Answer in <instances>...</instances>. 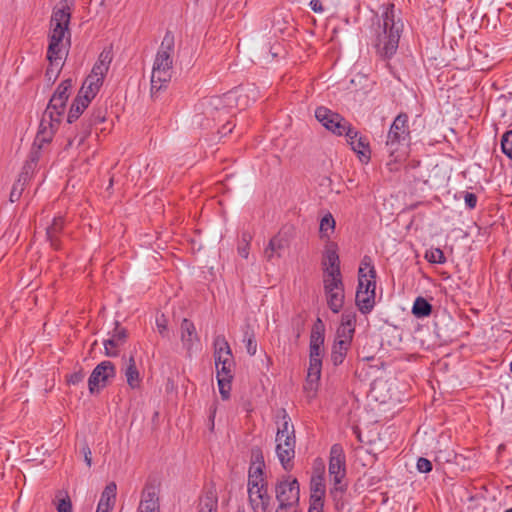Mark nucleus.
<instances>
[{
  "mask_svg": "<svg viewBox=\"0 0 512 512\" xmlns=\"http://www.w3.org/2000/svg\"><path fill=\"white\" fill-rule=\"evenodd\" d=\"M309 6L315 13H323L324 12V7L320 0H311L309 3Z\"/></svg>",
  "mask_w": 512,
  "mask_h": 512,
  "instance_id": "58",
  "label": "nucleus"
},
{
  "mask_svg": "<svg viewBox=\"0 0 512 512\" xmlns=\"http://www.w3.org/2000/svg\"><path fill=\"white\" fill-rule=\"evenodd\" d=\"M249 249H250V244L240 243V242L238 243L237 251H238V254L242 258H245V259L248 258V256H249Z\"/></svg>",
  "mask_w": 512,
  "mask_h": 512,
  "instance_id": "54",
  "label": "nucleus"
},
{
  "mask_svg": "<svg viewBox=\"0 0 512 512\" xmlns=\"http://www.w3.org/2000/svg\"><path fill=\"white\" fill-rule=\"evenodd\" d=\"M258 90L255 87L241 89L238 92H228L222 96H213L206 100L207 113L212 114L213 110L219 113V117L226 113V108L235 104L240 109L250 104V100L255 102L258 98Z\"/></svg>",
  "mask_w": 512,
  "mask_h": 512,
  "instance_id": "7",
  "label": "nucleus"
},
{
  "mask_svg": "<svg viewBox=\"0 0 512 512\" xmlns=\"http://www.w3.org/2000/svg\"><path fill=\"white\" fill-rule=\"evenodd\" d=\"M117 485L110 482L104 488L100 501L98 503L97 512H111L116 501Z\"/></svg>",
  "mask_w": 512,
  "mask_h": 512,
  "instance_id": "20",
  "label": "nucleus"
},
{
  "mask_svg": "<svg viewBox=\"0 0 512 512\" xmlns=\"http://www.w3.org/2000/svg\"><path fill=\"white\" fill-rule=\"evenodd\" d=\"M425 258L430 263H435V264H444L446 262L444 253L440 248L430 249L429 251L426 252Z\"/></svg>",
  "mask_w": 512,
  "mask_h": 512,
  "instance_id": "39",
  "label": "nucleus"
},
{
  "mask_svg": "<svg viewBox=\"0 0 512 512\" xmlns=\"http://www.w3.org/2000/svg\"><path fill=\"white\" fill-rule=\"evenodd\" d=\"M125 377L127 384L132 389L139 388L141 379L133 357L129 358V363L125 369Z\"/></svg>",
  "mask_w": 512,
  "mask_h": 512,
  "instance_id": "29",
  "label": "nucleus"
},
{
  "mask_svg": "<svg viewBox=\"0 0 512 512\" xmlns=\"http://www.w3.org/2000/svg\"><path fill=\"white\" fill-rule=\"evenodd\" d=\"M251 465L265 466L263 453L259 448L252 450Z\"/></svg>",
  "mask_w": 512,
  "mask_h": 512,
  "instance_id": "50",
  "label": "nucleus"
},
{
  "mask_svg": "<svg viewBox=\"0 0 512 512\" xmlns=\"http://www.w3.org/2000/svg\"><path fill=\"white\" fill-rule=\"evenodd\" d=\"M287 241L280 235L272 237L268 243V246L264 250V255L267 260H272L274 256L281 257L282 251L285 249Z\"/></svg>",
  "mask_w": 512,
  "mask_h": 512,
  "instance_id": "25",
  "label": "nucleus"
},
{
  "mask_svg": "<svg viewBox=\"0 0 512 512\" xmlns=\"http://www.w3.org/2000/svg\"><path fill=\"white\" fill-rule=\"evenodd\" d=\"M127 339V331L121 327L119 322H115V328L110 337L104 341L105 355L115 357L118 354V348L125 343Z\"/></svg>",
  "mask_w": 512,
  "mask_h": 512,
  "instance_id": "15",
  "label": "nucleus"
},
{
  "mask_svg": "<svg viewBox=\"0 0 512 512\" xmlns=\"http://www.w3.org/2000/svg\"><path fill=\"white\" fill-rule=\"evenodd\" d=\"M310 490H311L310 503H323L324 504V496H325L326 486H325V482H324V477L322 475L312 477Z\"/></svg>",
  "mask_w": 512,
  "mask_h": 512,
  "instance_id": "24",
  "label": "nucleus"
},
{
  "mask_svg": "<svg viewBox=\"0 0 512 512\" xmlns=\"http://www.w3.org/2000/svg\"><path fill=\"white\" fill-rule=\"evenodd\" d=\"M252 234L248 231H244L242 232L241 234V238L239 240L240 243H247V244H250L251 243V240H252Z\"/></svg>",
  "mask_w": 512,
  "mask_h": 512,
  "instance_id": "61",
  "label": "nucleus"
},
{
  "mask_svg": "<svg viewBox=\"0 0 512 512\" xmlns=\"http://www.w3.org/2000/svg\"><path fill=\"white\" fill-rule=\"evenodd\" d=\"M198 512H217V500L207 496L200 501Z\"/></svg>",
  "mask_w": 512,
  "mask_h": 512,
  "instance_id": "43",
  "label": "nucleus"
},
{
  "mask_svg": "<svg viewBox=\"0 0 512 512\" xmlns=\"http://www.w3.org/2000/svg\"><path fill=\"white\" fill-rule=\"evenodd\" d=\"M502 152L512 160V129L503 134L501 139Z\"/></svg>",
  "mask_w": 512,
  "mask_h": 512,
  "instance_id": "40",
  "label": "nucleus"
},
{
  "mask_svg": "<svg viewBox=\"0 0 512 512\" xmlns=\"http://www.w3.org/2000/svg\"><path fill=\"white\" fill-rule=\"evenodd\" d=\"M432 312V305L423 297H417L412 307V313L417 318L427 317Z\"/></svg>",
  "mask_w": 512,
  "mask_h": 512,
  "instance_id": "33",
  "label": "nucleus"
},
{
  "mask_svg": "<svg viewBox=\"0 0 512 512\" xmlns=\"http://www.w3.org/2000/svg\"><path fill=\"white\" fill-rule=\"evenodd\" d=\"M275 512H296V507L279 504Z\"/></svg>",
  "mask_w": 512,
  "mask_h": 512,
  "instance_id": "60",
  "label": "nucleus"
},
{
  "mask_svg": "<svg viewBox=\"0 0 512 512\" xmlns=\"http://www.w3.org/2000/svg\"><path fill=\"white\" fill-rule=\"evenodd\" d=\"M105 120V117L104 115L101 114V112H99L97 115H94L93 116V119L90 121V123L84 127L83 131L81 132L80 135H77L75 136L73 139H69L68 140V144L67 146L71 147L73 146L75 143L77 146H80L83 144V142L85 141L86 137L89 135L90 133V127L92 124H96V123H100V122H103Z\"/></svg>",
  "mask_w": 512,
  "mask_h": 512,
  "instance_id": "31",
  "label": "nucleus"
},
{
  "mask_svg": "<svg viewBox=\"0 0 512 512\" xmlns=\"http://www.w3.org/2000/svg\"><path fill=\"white\" fill-rule=\"evenodd\" d=\"M233 367H234V361H232V362L223 361V363L220 364L219 368H216L217 378L233 379Z\"/></svg>",
  "mask_w": 512,
  "mask_h": 512,
  "instance_id": "42",
  "label": "nucleus"
},
{
  "mask_svg": "<svg viewBox=\"0 0 512 512\" xmlns=\"http://www.w3.org/2000/svg\"><path fill=\"white\" fill-rule=\"evenodd\" d=\"M324 344V332L322 329V322L320 319L317 320V324L314 325L311 336L310 346H323Z\"/></svg>",
  "mask_w": 512,
  "mask_h": 512,
  "instance_id": "36",
  "label": "nucleus"
},
{
  "mask_svg": "<svg viewBox=\"0 0 512 512\" xmlns=\"http://www.w3.org/2000/svg\"><path fill=\"white\" fill-rule=\"evenodd\" d=\"M328 470L333 482L330 494L335 501H338L347 488V485L342 483L346 475V457L340 444H334L330 449Z\"/></svg>",
  "mask_w": 512,
  "mask_h": 512,
  "instance_id": "9",
  "label": "nucleus"
},
{
  "mask_svg": "<svg viewBox=\"0 0 512 512\" xmlns=\"http://www.w3.org/2000/svg\"><path fill=\"white\" fill-rule=\"evenodd\" d=\"M246 351L250 356H254L257 351V342L255 339L254 332L247 327V329L244 331V339Z\"/></svg>",
  "mask_w": 512,
  "mask_h": 512,
  "instance_id": "37",
  "label": "nucleus"
},
{
  "mask_svg": "<svg viewBox=\"0 0 512 512\" xmlns=\"http://www.w3.org/2000/svg\"><path fill=\"white\" fill-rule=\"evenodd\" d=\"M327 305L333 313H339L344 304V289L325 293Z\"/></svg>",
  "mask_w": 512,
  "mask_h": 512,
  "instance_id": "28",
  "label": "nucleus"
},
{
  "mask_svg": "<svg viewBox=\"0 0 512 512\" xmlns=\"http://www.w3.org/2000/svg\"><path fill=\"white\" fill-rule=\"evenodd\" d=\"M64 227V220L62 217H56L53 219V222L50 226L46 229V236L48 241L50 242L51 246L58 250L60 249V241H59V235Z\"/></svg>",
  "mask_w": 512,
  "mask_h": 512,
  "instance_id": "23",
  "label": "nucleus"
},
{
  "mask_svg": "<svg viewBox=\"0 0 512 512\" xmlns=\"http://www.w3.org/2000/svg\"><path fill=\"white\" fill-rule=\"evenodd\" d=\"M174 36L167 32L156 53L151 73V95L166 88L173 76Z\"/></svg>",
  "mask_w": 512,
  "mask_h": 512,
  "instance_id": "4",
  "label": "nucleus"
},
{
  "mask_svg": "<svg viewBox=\"0 0 512 512\" xmlns=\"http://www.w3.org/2000/svg\"><path fill=\"white\" fill-rule=\"evenodd\" d=\"M234 127H235V124H232L230 121H227V123L222 126L221 130L219 131V133L222 136H225V135L231 133Z\"/></svg>",
  "mask_w": 512,
  "mask_h": 512,
  "instance_id": "59",
  "label": "nucleus"
},
{
  "mask_svg": "<svg viewBox=\"0 0 512 512\" xmlns=\"http://www.w3.org/2000/svg\"><path fill=\"white\" fill-rule=\"evenodd\" d=\"M505 512H512V508L507 509Z\"/></svg>",
  "mask_w": 512,
  "mask_h": 512,
  "instance_id": "64",
  "label": "nucleus"
},
{
  "mask_svg": "<svg viewBox=\"0 0 512 512\" xmlns=\"http://www.w3.org/2000/svg\"><path fill=\"white\" fill-rule=\"evenodd\" d=\"M219 392L224 400H227L230 396L231 380L229 378H217Z\"/></svg>",
  "mask_w": 512,
  "mask_h": 512,
  "instance_id": "45",
  "label": "nucleus"
},
{
  "mask_svg": "<svg viewBox=\"0 0 512 512\" xmlns=\"http://www.w3.org/2000/svg\"><path fill=\"white\" fill-rule=\"evenodd\" d=\"M83 378H84V373L82 371L75 372L69 376L68 382L70 384L76 385L79 382H81L83 380Z\"/></svg>",
  "mask_w": 512,
  "mask_h": 512,
  "instance_id": "56",
  "label": "nucleus"
},
{
  "mask_svg": "<svg viewBox=\"0 0 512 512\" xmlns=\"http://www.w3.org/2000/svg\"><path fill=\"white\" fill-rule=\"evenodd\" d=\"M354 332L355 331L349 330L345 326L340 325L337 329L335 340H347L348 343H351Z\"/></svg>",
  "mask_w": 512,
  "mask_h": 512,
  "instance_id": "47",
  "label": "nucleus"
},
{
  "mask_svg": "<svg viewBox=\"0 0 512 512\" xmlns=\"http://www.w3.org/2000/svg\"><path fill=\"white\" fill-rule=\"evenodd\" d=\"M335 219L331 213L325 214L321 220L319 225V233L322 239H330L331 235L335 230Z\"/></svg>",
  "mask_w": 512,
  "mask_h": 512,
  "instance_id": "30",
  "label": "nucleus"
},
{
  "mask_svg": "<svg viewBox=\"0 0 512 512\" xmlns=\"http://www.w3.org/2000/svg\"><path fill=\"white\" fill-rule=\"evenodd\" d=\"M248 501L253 512H269L271 497L268 494V485L248 491Z\"/></svg>",
  "mask_w": 512,
  "mask_h": 512,
  "instance_id": "14",
  "label": "nucleus"
},
{
  "mask_svg": "<svg viewBox=\"0 0 512 512\" xmlns=\"http://www.w3.org/2000/svg\"><path fill=\"white\" fill-rule=\"evenodd\" d=\"M161 481L149 476L142 488L138 512H160Z\"/></svg>",
  "mask_w": 512,
  "mask_h": 512,
  "instance_id": "10",
  "label": "nucleus"
},
{
  "mask_svg": "<svg viewBox=\"0 0 512 512\" xmlns=\"http://www.w3.org/2000/svg\"><path fill=\"white\" fill-rule=\"evenodd\" d=\"M57 503H56V509L57 512H72V503L70 500V497L65 493L63 495V492H59L56 495Z\"/></svg>",
  "mask_w": 512,
  "mask_h": 512,
  "instance_id": "38",
  "label": "nucleus"
},
{
  "mask_svg": "<svg viewBox=\"0 0 512 512\" xmlns=\"http://www.w3.org/2000/svg\"><path fill=\"white\" fill-rule=\"evenodd\" d=\"M261 484L268 485L264 477H258L257 475L248 474L247 490H253L260 487Z\"/></svg>",
  "mask_w": 512,
  "mask_h": 512,
  "instance_id": "48",
  "label": "nucleus"
},
{
  "mask_svg": "<svg viewBox=\"0 0 512 512\" xmlns=\"http://www.w3.org/2000/svg\"><path fill=\"white\" fill-rule=\"evenodd\" d=\"M409 140L408 115L406 113H400L394 119L386 140L387 151L395 161L399 160L405 154L403 150L408 146Z\"/></svg>",
  "mask_w": 512,
  "mask_h": 512,
  "instance_id": "8",
  "label": "nucleus"
},
{
  "mask_svg": "<svg viewBox=\"0 0 512 512\" xmlns=\"http://www.w3.org/2000/svg\"><path fill=\"white\" fill-rule=\"evenodd\" d=\"M309 360H322L321 346H310Z\"/></svg>",
  "mask_w": 512,
  "mask_h": 512,
  "instance_id": "53",
  "label": "nucleus"
},
{
  "mask_svg": "<svg viewBox=\"0 0 512 512\" xmlns=\"http://www.w3.org/2000/svg\"><path fill=\"white\" fill-rule=\"evenodd\" d=\"M156 325H157L159 333L163 337H165L167 334V325H166V320H165L164 316H161V318H157Z\"/></svg>",
  "mask_w": 512,
  "mask_h": 512,
  "instance_id": "55",
  "label": "nucleus"
},
{
  "mask_svg": "<svg viewBox=\"0 0 512 512\" xmlns=\"http://www.w3.org/2000/svg\"><path fill=\"white\" fill-rule=\"evenodd\" d=\"M315 117L327 130L336 135L342 136L348 129L349 122L326 107H318L315 110Z\"/></svg>",
  "mask_w": 512,
  "mask_h": 512,
  "instance_id": "12",
  "label": "nucleus"
},
{
  "mask_svg": "<svg viewBox=\"0 0 512 512\" xmlns=\"http://www.w3.org/2000/svg\"><path fill=\"white\" fill-rule=\"evenodd\" d=\"M355 322H356V315H355V313L345 311L342 314L341 324L340 325L345 326L349 330L355 331Z\"/></svg>",
  "mask_w": 512,
  "mask_h": 512,
  "instance_id": "46",
  "label": "nucleus"
},
{
  "mask_svg": "<svg viewBox=\"0 0 512 512\" xmlns=\"http://www.w3.org/2000/svg\"><path fill=\"white\" fill-rule=\"evenodd\" d=\"M180 331L183 346L190 351L194 344L199 341L194 323L184 318L180 325Z\"/></svg>",
  "mask_w": 512,
  "mask_h": 512,
  "instance_id": "21",
  "label": "nucleus"
},
{
  "mask_svg": "<svg viewBox=\"0 0 512 512\" xmlns=\"http://www.w3.org/2000/svg\"><path fill=\"white\" fill-rule=\"evenodd\" d=\"M376 271L371 260L365 257L359 268L358 288L355 301L363 314L369 313L375 305Z\"/></svg>",
  "mask_w": 512,
  "mask_h": 512,
  "instance_id": "5",
  "label": "nucleus"
},
{
  "mask_svg": "<svg viewBox=\"0 0 512 512\" xmlns=\"http://www.w3.org/2000/svg\"><path fill=\"white\" fill-rule=\"evenodd\" d=\"M299 483L296 478L286 477L279 480L275 487L279 504L296 507L299 502Z\"/></svg>",
  "mask_w": 512,
  "mask_h": 512,
  "instance_id": "11",
  "label": "nucleus"
},
{
  "mask_svg": "<svg viewBox=\"0 0 512 512\" xmlns=\"http://www.w3.org/2000/svg\"><path fill=\"white\" fill-rule=\"evenodd\" d=\"M323 273H336L338 275L340 270V259L337 253V246L334 243H329L325 247V252L322 260Z\"/></svg>",
  "mask_w": 512,
  "mask_h": 512,
  "instance_id": "17",
  "label": "nucleus"
},
{
  "mask_svg": "<svg viewBox=\"0 0 512 512\" xmlns=\"http://www.w3.org/2000/svg\"><path fill=\"white\" fill-rule=\"evenodd\" d=\"M323 284L325 293L344 289L341 272H339L338 275H336V273H323Z\"/></svg>",
  "mask_w": 512,
  "mask_h": 512,
  "instance_id": "27",
  "label": "nucleus"
},
{
  "mask_svg": "<svg viewBox=\"0 0 512 512\" xmlns=\"http://www.w3.org/2000/svg\"><path fill=\"white\" fill-rule=\"evenodd\" d=\"M71 7L67 0L61 1L54 9L50 19L48 48L46 58L50 63L64 60L70 48Z\"/></svg>",
  "mask_w": 512,
  "mask_h": 512,
  "instance_id": "1",
  "label": "nucleus"
},
{
  "mask_svg": "<svg viewBox=\"0 0 512 512\" xmlns=\"http://www.w3.org/2000/svg\"><path fill=\"white\" fill-rule=\"evenodd\" d=\"M63 64H64V60H59V62L55 61V63H53V64L49 62V67L47 68L46 73H45V76L48 81L54 82L56 80Z\"/></svg>",
  "mask_w": 512,
  "mask_h": 512,
  "instance_id": "41",
  "label": "nucleus"
},
{
  "mask_svg": "<svg viewBox=\"0 0 512 512\" xmlns=\"http://www.w3.org/2000/svg\"><path fill=\"white\" fill-rule=\"evenodd\" d=\"M112 62V53L110 50H103L97 62L94 64L90 77H93L95 80L98 79L99 82L103 84L104 78L109 70L110 64Z\"/></svg>",
  "mask_w": 512,
  "mask_h": 512,
  "instance_id": "19",
  "label": "nucleus"
},
{
  "mask_svg": "<svg viewBox=\"0 0 512 512\" xmlns=\"http://www.w3.org/2000/svg\"><path fill=\"white\" fill-rule=\"evenodd\" d=\"M71 88L72 80L66 79L58 85L50 98L42 114L39 130L34 141V145H37L38 149L42 145L51 142L58 130L66 110V102L69 99Z\"/></svg>",
  "mask_w": 512,
  "mask_h": 512,
  "instance_id": "2",
  "label": "nucleus"
},
{
  "mask_svg": "<svg viewBox=\"0 0 512 512\" xmlns=\"http://www.w3.org/2000/svg\"><path fill=\"white\" fill-rule=\"evenodd\" d=\"M115 375V366L111 361H103L99 363L92 371L88 380L90 392L94 393L100 387H104L108 380L114 378Z\"/></svg>",
  "mask_w": 512,
  "mask_h": 512,
  "instance_id": "13",
  "label": "nucleus"
},
{
  "mask_svg": "<svg viewBox=\"0 0 512 512\" xmlns=\"http://www.w3.org/2000/svg\"><path fill=\"white\" fill-rule=\"evenodd\" d=\"M464 201L469 209H474L477 204V196L471 192H465Z\"/></svg>",
  "mask_w": 512,
  "mask_h": 512,
  "instance_id": "52",
  "label": "nucleus"
},
{
  "mask_svg": "<svg viewBox=\"0 0 512 512\" xmlns=\"http://www.w3.org/2000/svg\"><path fill=\"white\" fill-rule=\"evenodd\" d=\"M101 86L102 83L98 79L95 80L88 75L78 92V96L90 103L99 92Z\"/></svg>",
  "mask_w": 512,
  "mask_h": 512,
  "instance_id": "22",
  "label": "nucleus"
},
{
  "mask_svg": "<svg viewBox=\"0 0 512 512\" xmlns=\"http://www.w3.org/2000/svg\"><path fill=\"white\" fill-rule=\"evenodd\" d=\"M214 358H215V366L219 368L220 364L225 362H232L233 355L230 349L229 343L225 339L224 336L218 335L214 339Z\"/></svg>",
  "mask_w": 512,
  "mask_h": 512,
  "instance_id": "18",
  "label": "nucleus"
},
{
  "mask_svg": "<svg viewBox=\"0 0 512 512\" xmlns=\"http://www.w3.org/2000/svg\"><path fill=\"white\" fill-rule=\"evenodd\" d=\"M350 346L351 343H348L347 340L334 341L331 351V360L335 366L343 363Z\"/></svg>",
  "mask_w": 512,
  "mask_h": 512,
  "instance_id": "26",
  "label": "nucleus"
},
{
  "mask_svg": "<svg viewBox=\"0 0 512 512\" xmlns=\"http://www.w3.org/2000/svg\"><path fill=\"white\" fill-rule=\"evenodd\" d=\"M214 417H215V409L211 412L210 420L212 422V428L214 427Z\"/></svg>",
  "mask_w": 512,
  "mask_h": 512,
  "instance_id": "63",
  "label": "nucleus"
},
{
  "mask_svg": "<svg viewBox=\"0 0 512 512\" xmlns=\"http://www.w3.org/2000/svg\"><path fill=\"white\" fill-rule=\"evenodd\" d=\"M275 441L276 454L281 465L286 471L291 470L293 467L292 460L295 457L296 438L294 425L284 409L282 410L281 423L278 424Z\"/></svg>",
  "mask_w": 512,
  "mask_h": 512,
  "instance_id": "6",
  "label": "nucleus"
},
{
  "mask_svg": "<svg viewBox=\"0 0 512 512\" xmlns=\"http://www.w3.org/2000/svg\"><path fill=\"white\" fill-rule=\"evenodd\" d=\"M417 470L420 473H429L432 470V463L424 457L417 460Z\"/></svg>",
  "mask_w": 512,
  "mask_h": 512,
  "instance_id": "49",
  "label": "nucleus"
},
{
  "mask_svg": "<svg viewBox=\"0 0 512 512\" xmlns=\"http://www.w3.org/2000/svg\"><path fill=\"white\" fill-rule=\"evenodd\" d=\"M39 159V151L34 150L31 151L29 155V159L26 161L25 165L23 166L22 173L20 174L19 178H21L24 182H27L30 178V175L33 173L34 169L37 166V162Z\"/></svg>",
  "mask_w": 512,
  "mask_h": 512,
  "instance_id": "35",
  "label": "nucleus"
},
{
  "mask_svg": "<svg viewBox=\"0 0 512 512\" xmlns=\"http://www.w3.org/2000/svg\"><path fill=\"white\" fill-rule=\"evenodd\" d=\"M323 503H310L308 512H323Z\"/></svg>",
  "mask_w": 512,
  "mask_h": 512,
  "instance_id": "62",
  "label": "nucleus"
},
{
  "mask_svg": "<svg viewBox=\"0 0 512 512\" xmlns=\"http://www.w3.org/2000/svg\"><path fill=\"white\" fill-rule=\"evenodd\" d=\"M90 103L87 101H84L83 98L79 97L78 95L74 99L70 110L68 112L67 121L68 123H73L76 121L80 115L84 112V110L88 107Z\"/></svg>",
  "mask_w": 512,
  "mask_h": 512,
  "instance_id": "32",
  "label": "nucleus"
},
{
  "mask_svg": "<svg viewBox=\"0 0 512 512\" xmlns=\"http://www.w3.org/2000/svg\"><path fill=\"white\" fill-rule=\"evenodd\" d=\"M26 182H24L21 178L14 183L12 190L10 192V201L15 202L18 201L21 197V194L24 190Z\"/></svg>",
  "mask_w": 512,
  "mask_h": 512,
  "instance_id": "44",
  "label": "nucleus"
},
{
  "mask_svg": "<svg viewBox=\"0 0 512 512\" xmlns=\"http://www.w3.org/2000/svg\"><path fill=\"white\" fill-rule=\"evenodd\" d=\"M265 466L250 465L248 474L257 475L258 477H264L263 469Z\"/></svg>",
  "mask_w": 512,
  "mask_h": 512,
  "instance_id": "57",
  "label": "nucleus"
},
{
  "mask_svg": "<svg viewBox=\"0 0 512 512\" xmlns=\"http://www.w3.org/2000/svg\"><path fill=\"white\" fill-rule=\"evenodd\" d=\"M343 135L346 136L347 142L350 144L354 152L369 159L370 150L367 138L359 135V132L352 128L350 123L348 124V129Z\"/></svg>",
  "mask_w": 512,
  "mask_h": 512,
  "instance_id": "16",
  "label": "nucleus"
},
{
  "mask_svg": "<svg viewBox=\"0 0 512 512\" xmlns=\"http://www.w3.org/2000/svg\"><path fill=\"white\" fill-rule=\"evenodd\" d=\"M81 452L84 456V461L87 464L88 467H91L92 465V452L89 448L88 444L86 442L83 443L81 447Z\"/></svg>",
  "mask_w": 512,
  "mask_h": 512,
  "instance_id": "51",
  "label": "nucleus"
},
{
  "mask_svg": "<svg viewBox=\"0 0 512 512\" xmlns=\"http://www.w3.org/2000/svg\"><path fill=\"white\" fill-rule=\"evenodd\" d=\"M402 30L403 22L396 15L394 4L386 5L381 15L375 44L377 52L382 57L390 58L396 53Z\"/></svg>",
  "mask_w": 512,
  "mask_h": 512,
  "instance_id": "3",
  "label": "nucleus"
},
{
  "mask_svg": "<svg viewBox=\"0 0 512 512\" xmlns=\"http://www.w3.org/2000/svg\"><path fill=\"white\" fill-rule=\"evenodd\" d=\"M322 360H309V368L307 375V385L313 388L321 376Z\"/></svg>",
  "mask_w": 512,
  "mask_h": 512,
  "instance_id": "34",
  "label": "nucleus"
}]
</instances>
